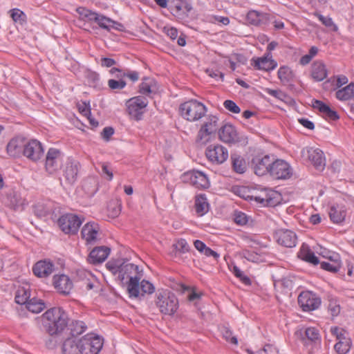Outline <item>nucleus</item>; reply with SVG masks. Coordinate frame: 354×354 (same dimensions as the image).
Returning <instances> with one entry per match:
<instances>
[{"instance_id":"1","label":"nucleus","mask_w":354,"mask_h":354,"mask_svg":"<svg viewBox=\"0 0 354 354\" xmlns=\"http://www.w3.org/2000/svg\"><path fill=\"white\" fill-rule=\"evenodd\" d=\"M106 267L113 274H118V279L121 281L129 278L127 284L129 297L138 298L140 295V278L137 276L138 267L128 261L123 260L109 261Z\"/></svg>"},{"instance_id":"2","label":"nucleus","mask_w":354,"mask_h":354,"mask_svg":"<svg viewBox=\"0 0 354 354\" xmlns=\"http://www.w3.org/2000/svg\"><path fill=\"white\" fill-rule=\"evenodd\" d=\"M44 329L50 335L61 333L68 325V315L61 308H52L41 316Z\"/></svg>"},{"instance_id":"3","label":"nucleus","mask_w":354,"mask_h":354,"mask_svg":"<svg viewBox=\"0 0 354 354\" xmlns=\"http://www.w3.org/2000/svg\"><path fill=\"white\" fill-rule=\"evenodd\" d=\"M156 305L160 313L171 315L178 308V300L175 294L169 290H158L156 294Z\"/></svg>"},{"instance_id":"4","label":"nucleus","mask_w":354,"mask_h":354,"mask_svg":"<svg viewBox=\"0 0 354 354\" xmlns=\"http://www.w3.org/2000/svg\"><path fill=\"white\" fill-rule=\"evenodd\" d=\"M179 111L184 119L189 122H196L205 116L207 107L202 102L191 100L181 104Z\"/></svg>"},{"instance_id":"5","label":"nucleus","mask_w":354,"mask_h":354,"mask_svg":"<svg viewBox=\"0 0 354 354\" xmlns=\"http://www.w3.org/2000/svg\"><path fill=\"white\" fill-rule=\"evenodd\" d=\"M330 331L335 337L337 342L334 346L335 351L338 354H347L352 345V342L348 333L343 328L337 326H332Z\"/></svg>"},{"instance_id":"6","label":"nucleus","mask_w":354,"mask_h":354,"mask_svg":"<svg viewBox=\"0 0 354 354\" xmlns=\"http://www.w3.org/2000/svg\"><path fill=\"white\" fill-rule=\"evenodd\" d=\"M82 354H98L103 346L102 339L93 333L80 338Z\"/></svg>"},{"instance_id":"7","label":"nucleus","mask_w":354,"mask_h":354,"mask_svg":"<svg viewBox=\"0 0 354 354\" xmlns=\"http://www.w3.org/2000/svg\"><path fill=\"white\" fill-rule=\"evenodd\" d=\"M218 118L216 115H210L207 117L198 131L197 140L203 145L208 142L218 129Z\"/></svg>"},{"instance_id":"8","label":"nucleus","mask_w":354,"mask_h":354,"mask_svg":"<svg viewBox=\"0 0 354 354\" xmlns=\"http://www.w3.org/2000/svg\"><path fill=\"white\" fill-rule=\"evenodd\" d=\"M83 219L73 214H65L59 217L57 223L65 234H75L82 225Z\"/></svg>"},{"instance_id":"9","label":"nucleus","mask_w":354,"mask_h":354,"mask_svg":"<svg viewBox=\"0 0 354 354\" xmlns=\"http://www.w3.org/2000/svg\"><path fill=\"white\" fill-rule=\"evenodd\" d=\"M63 158L64 155L60 150L55 148H50L46 156V171L50 174L56 173L62 167Z\"/></svg>"},{"instance_id":"10","label":"nucleus","mask_w":354,"mask_h":354,"mask_svg":"<svg viewBox=\"0 0 354 354\" xmlns=\"http://www.w3.org/2000/svg\"><path fill=\"white\" fill-rule=\"evenodd\" d=\"M148 103L147 99L144 96H136L129 99L126 103L129 114L136 120H140Z\"/></svg>"},{"instance_id":"11","label":"nucleus","mask_w":354,"mask_h":354,"mask_svg":"<svg viewBox=\"0 0 354 354\" xmlns=\"http://www.w3.org/2000/svg\"><path fill=\"white\" fill-rule=\"evenodd\" d=\"M298 303L304 311H312L319 308L320 298L311 291H303L298 297Z\"/></svg>"},{"instance_id":"12","label":"nucleus","mask_w":354,"mask_h":354,"mask_svg":"<svg viewBox=\"0 0 354 354\" xmlns=\"http://www.w3.org/2000/svg\"><path fill=\"white\" fill-rule=\"evenodd\" d=\"M183 180L189 183L198 189H207L210 186L207 175L198 170H192L185 173Z\"/></svg>"},{"instance_id":"13","label":"nucleus","mask_w":354,"mask_h":354,"mask_svg":"<svg viewBox=\"0 0 354 354\" xmlns=\"http://www.w3.org/2000/svg\"><path fill=\"white\" fill-rule=\"evenodd\" d=\"M207 158L212 163L220 165L223 163L229 156L227 149L221 145H212L205 151Z\"/></svg>"},{"instance_id":"14","label":"nucleus","mask_w":354,"mask_h":354,"mask_svg":"<svg viewBox=\"0 0 354 354\" xmlns=\"http://www.w3.org/2000/svg\"><path fill=\"white\" fill-rule=\"evenodd\" d=\"M348 214V209L344 203H333L328 209L330 220L335 224L344 222Z\"/></svg>"},{"instance_id":"15","label":"nucleus","mask_w":354,"mask_h":354,"mask_svg":"<svg viewBox=\"0 0 354 354\" xmlns=\"http://www.w3.org/2000/svg\"><path fill=\"white\" fill-rule=\"evenodd\" d=\"M270 174L277 179H287L292 175V169L289 164L283 160H273Z\"/></svg>"},{"instance_id":"16","label":"nucleus","mask_w":354,"mask_h":354,"mask_svg":"<svg viewBox=\"0 0 354 354\" xmlns=\"http://www.w3.org/2000/svg\"><path fill=\"white\" fill-rule=\"evenodd\" d=\"M302 155L306 157L318 170L324 169L325 158L322 150L317 148L308 147L302 149Z\"/></svg>"},{"instance_id":"17","label":"nucleus","mask_w":354,"mask_h":354,"mask_svg":"<svg viewBox=\"0 0 354 354\" xmlns=\"http://www.w3.org/2000/svg\"><path fill=\"white\" fill-rule=\"evenodd\" d=\"M250 64L255 69L264 71H272L277 66V62L272 59L270 52L260 57H252Z\"/></svg>"},{"instance_id":"18","label":"nucleus","mask_w":354,"mask_h":354,"mask_svg":"<svg viewBox=\"0 0 354 354\" xmlns=\"http://www.w3.org/2000/svg\"><path fill=\"white\" fill-rule=\"evenodd\" d=\"M44 154V148L40 142L32 140L26 142L24 155L32 161L39 160Z\"/></svg>"},{"instance_id":"19","label":"nucleus","mask_w":354,"mask_h":354,"mask_svg":"<svg viewBox=\"0 0 354 354\" xmlns=\"http://www.w3.org/2000/svg\"><path fill=\"white\" fill-rule=\"evenodd\" d=\"M273 159L268 155L263 157L257 156L252 159V165L254 173L258 176H263L270 173Z\"/></svg>"},{"instance_id":"20","label":"nucleus","mask_w":354,"mask_h":354,"mask_svg":"<svg viewBox=\"0 0 354 354\" xmlns=\"http://www.w3.org/2000/svg\"><path fill=\"white\" fill-rule=\"evenodd\" d=\"M100 227L95 222L86 223L81 231L82 238L87 244H94L99 239Z\"/></svg>"},{"instance_id":"21","label":"nucleus","mask_w":354,"mask_h":354,"mask_svg":"<svg viewBox=\"0 0 354 354\" xmlns=\"http://www.w3.org/2000/svg\"><path fill=\"white\" fill-rule=\"evenodd\" d=\"M275 239L277 243L286 248H292L297 243L296 234L289 230L281 229L276 232Z\"/></svg>"},{"instance_id":"22","label":"nucleus","mask_w":354,"mask_h":354,"mask_svg":"<svg viewBox=\"0 0 354 354\" xmlns=\"http://www.w3.org/2000/svg\"><path fill=\"white\" fill-rule=\"evenodd\" d=\"M55 288L61 294L68 295L73 288V282L66 274L55 275L53 277Z\"/></svg>"},{"instance_id":"23","label":"nucleus","mask_w":354,"mask_h":354,"mask_svg":"<svg viewBox=\"0 0 354 354\" xmlns=\"http://www.w3.org/2000/svg\"><path fill=\"white\" fill-rule=\"evenodd\" d=\"M26 140L22 136H17L12 138L7 145V151L10 156L17 157L24 154V149L26 145Z\"/></svg>"},{"instance_id":"24","label":"nucleus","mask_w":354,"mask_h":354,"mask_svg":"<svg viewBox=\"0 0 354 354\" xmlns=\"http://www.w3.org/2000/svg\"><path fill=\"white\" fill-rule=\"evenodd\" d=\"M220 139L226 143H234L239 141L236 128L230 124H225L218 133Z\"/></svg>"},{"instance_id":"25","label":"nucleus","mask_w":354,"mask_h":354,"mask_svg":"<svg viewBox=\"0 0 354 354\" xmlns=\"http://www.w3.org/2000/svg\"><path fill=\"white\" fill-rule=\"evenodd\" d=\"M32 271L38 277H47L54 271V265L50 261H39L35 264Z\"/></svg>"},{"instance_id":"26","label":"nucleus","mask_w":354,"mask_h":354,"mask_svg":"<svg viewBox=\"0 0 354 354\" xmlns=\"http://www.w3.org/2000/svg\"><path fill=\"white\" fill-rule=\"evenodd\" d=\"M278 196L277 192L271 189H266L262 191L259 195L252 196V198L256 202L263 205L273 206L277 203V198Z\"/></svg>"},{"instance_id":"27","label":"nucleus","mask_w":354,"mask_h":354,"mask_svg":"<svg viewBox=\"0 0 354 354\" xmlns=\"http://www.w3.org/2000/svg\"><path fill=\"white\" fill-rule=\"evenodd\" d=\"M158 91V84L157 81L150 77H144L140 85V93L146 96H151L156 94Z\"/></svg>"},{"instance_id":"28","label":"nucleus","mask_w":354,"mask_h":354,"mask_svg":"<svg viewBox=\"0 0 354 354\" xmlns=\"http://www.w3.org/2000/svg\"><path fill=\"white\" fill-rule=\"evenodd\" d=\"M110 253V248L106 246H99L93 249L88 257V261L93 264L104 262Z\"/></svg>"},{"instance_id":"29","label":"nucleus","mask_w":354,"mask_h":354,"mask_svg":"<svg viewBox=\"0 0 354 354\" xmlns=\"http://www.w3.org/2000/svg\"><path fill=\"white\" fill-rule=\"evenodd\" d=\"M80 341L77 337H69L62 344V354H82L80 348Z\"/></svg>"},{"instance_id":"30","label":"nucleus","mask_w":354,"mask_h":354,"mask_svg":"<svg viewBox=\"0 0 354 354\" xmlns=\"http://www.w3.org/2000/svg\"><path fill=\"white\" fill-rule=\"evenodd\" d=\"M78 170L79 162L76 160L68 158L66 163L64 173L66 180L69 183H73L76 180Z\"/></svg>"},{"instance_id":"31","label":"nucleus","mask_w":354,"mask_h":354,"mask_svg":"<svg viewBox=\"0 0 354 354\" xmlns=\"http://www.w3.org/2000/svg\"><path fill=\"white\" fill-rule=\"evenodd\" d=\"M246 20L251 25L261 26L268 24L269 17L266 13L250 10L247 14Z\"/></svg>"},{"instance_id":"32","label":"nucleus","mask_w":354,"mask_h":354,"mask_svg":"<svg viewBox=\"0 0 354 354\" xmlns=\"http://www.w3.org/2000/svg\"><path fill=\"white\" fill-rule=\"evenodd\" d=\"M313 106L315 109H317L324 118L330 120H337L339 119L337 113L331 109L328 105L324 104L320 100H315Z\"/></svg>"},{"instance_id":"33","label":"nucleus","mask_w":354,"mask_h":354,"mask_svg":"<svg viewBox=\"0 0 354 354\" xmlns=\"http://www.w3.org/2000/svg\"><path fill=\"white\" fill-rule=\"evenodd\" d=\"M312 77L316 81H322L327 77L325 64L321 61L315 62L311 66Z\"/></svg>"},{"instance_id":"34","label":"nucleus","mask_w":354,"mask_h":354,"mask_svg":"<svg viewBox=\"0 0 354 354\" xmlns=\"http://www.w3.org/2000/svg\"><path fill=\"white\" fill-rule=\"evenodd\" d=\"M298 257L310 263H312L315 266L318 265L319 263V261L317 257L315 256L313 252L310 250V249L306 245H303L300 250L298 253Z\"/></svg>"},{"instance_id":"35","label":"nucleus","mask_w":354,"mask_h":354,"mask_svg":"<svg viewBox=\"0 0 354 354\" xmlns=\"http://www.w3.org/2000/svg\"><path fill=\"white\" fill-rule=\"evenodd\" d=\"M78 276L84 281V286L87 290H92L95 284L97 283L95 277L90 271L80 270L78 271Z\"/></svg>"},{"instance_id":"36","label":"nucleus","mask_w":354,"mask_h":354,"mask_svg":"<svg viewBox=\"0 0 354 354\" xmlns=\"http://www.w3.org/2000/svg\"><path fill=\"white\" fill-rule=\"evenodd\" d=\"M195 209L198 216H203L209 210V203L205 194H199L195 198Z\"/></svg>"},{"instance_id":"37","label":"nucleus","mask_w":354,"mask_h":354,"mask_svg":"<svg viewBox=\"0 0 354 354\" xmlns=\"http://www.w3.org/2000/svg\"><path fill=\"white\" fill-rule=\"evenodd\" d=\"M7 204L15 209H23L25 200L15 191H12L7 196Z\"/></svg>"},{"instance_id":"38","label":"nucleus","mask_w":354,"mask_h":354,"mask_svg":"<svg viewBox=\"0 0 354 354\" xmlns=\"http://www.w3.org/2000/svg\"><path fill=\"white\" fill-rule=\"evenodd\" d=\"M336 97L340 101H347L354 97V83H351L346 86L337 90L335 93Z\"/></svg>"},{"instance_id":"39","label":"nucleus","mask_w":354,"mask_h":354,"mask_svg":"<svg viewBox=\"0 0 354 354\" xmlns=\"http://www.w3.org/2000/svg\"><path fill=\"white\" fill-rule=\"evenodd\" d=\"M233 169L238 174H243L247 169L246 162L243 158L236 153L231 155Z\"/></svg>"},{"instance_id":"40","label":"nucleus","mask_w":354,"mask_h":354,"mask_svg":"<svg viewBox=\"0 0 354 354\" xmlns=\"http://www.w3.org/2000/svg\"><path fill=\"white\" fill-rule=\"evenodd\" d=\"M46 306L43 300L33 297L30 299L28 302L26 304V308L33 313H39L41 312Z\"/></svg>"},{"instance_id":"41","label":"nucleus","mask_w":354,"mask_h":354,"mask_svg":"<svg viewBox=\"0 0 354 354\" xmlns=\"http://www.w3.org/2000/svg\"><path fill=\"white\" fill-rule=\"evenodd\" d=\"M98 26L103 29L110 30L112 28H115V25L118 24L115 21L108 18L102 15L97 14L95 21Z\"/></svg>"},{"instance_id":"42","label":"nucleus","mask_w":354,"mask_h":354,"mask_svg":"<svg viewBox=\"0 0 354 354\" xmlns=\"http://www.w3.org/2000/svg\"><path fill=\"white\" fill-rule=\"evenodd\" d=\"M30 297V292L29 288L21 287L17 290L15 301L19 304L26 305L28 302Z\"/></svg>"},{"instance_id":"43","label":"nucleus","mask_w":354,"mask_h":354,"mask_svg":"<svg viewBox=\"0 0 354 354\" xmlns=\"http://www.w3.org/2000/svg\"><path fill=\"white\" fill-rule=\"evenodd\" d=\"M278 77L283 84H288L292 80L293 73L288 66H281L277 72Z\"/></svg>"},{"instance_id":"44","label":"nucleus","mask_w":354,"mask_h":354,"mask_svg":"<svg viewBox=\"0 0 354 354\" xmlns=\"http://www.w3.org/2000/svg\"><path fill=\"white\" fill-rule=\"evenodd\" d=\"M77 12L80 17L86 21H95L98 14L83 7L78 8Z\"/></svg>"},{"instance_id":"45","label":"nucleus","mask_w":354,"mask_h":354,"mask_svg":"<svg viewBox=\"0 0 354 354\" xmlns=\"http://www.w3.org/2000/svg\"><path fill=\"white\" fill-rule=\"evenodd\" d=\"M86 324L82 321H75L70 326L71 337H77L82 334L86 330Z\"/></svg>"},{"instance_id":"46","label":"nucleus","mask_w":354,"mask_h":354,"mask_svg":"<svg viewBox=\"0 0 354 354\" xmlns=\"http://www.w3.org/2000/svg\"><path fill=\"white\" fill-rule=\"evenodd\" d=\"M10 17L15 23L22 25L26 22V15L21 10L18 8H13L10 10Z\"/></svg>"},{"instance_id":"47","label":"nucleus","mask_w":354,"mask_h":354,"mask_svg":"<svg viewBox=\"0 0 354 354\" xmlns=\"http://www.w3.org/2000/svg\"><path fill=\"white\" fill-rule=\"evenodd\" d=\"M341 266L340 261H336L335 260L333 262L322 261L320 263V267L324 270L329 271L333 273H335L339 271Z\"/></svg>"},{"instance_id":"48","label":"nucleus","mask_w":354,"mask_h":354,"mask_svg":"<svg viewBox=\"0 0 354 354\" xmlns=\"http://www.w3.org/2000/svg\"><path fill=\"white\" fill-rule=\"evenodd\" d=\"M139 290L140 295L138 297L143 296L145 294H152L155 290V288L149 281L142 280L140 283L139 282Z\"/></svg>"},{"instance_id":"49","label":"nucleus","mask_w":354,"mask_h":354,"mask_svg":"<svg viewBox=\"0 0 354 354\" xmlns=\"http://www.w3.org/2000/svg\"><path fill=\"white\" fill-rule=\"evenodd\" d=\"M314 15L317 17L319 20L326 27L331 28L333 30L337 31L338 28L337 26L334 24L332 18L329 17H325L320 13L316 12L314 13Z\"/></svg>"},{"instance_id":"50","label":"nucleus","mask_w":354,"mask_h":354,"mask_svg":"<svg viewBox=\"0 0 354 354\" xmlns=\"http://www.w3.org/2000/svg\"><path fill=\"white\" fill-rule=\"evenodd\" d=\"M221 333L226 341L234 345L238 344L236 337L232 335V331L228 328L225 326L222 327L221 328Z\"/></svg>"},{"instance_id":"51","label":"nucleus","mask_w":354,"mask_h":354,"mask_svg":"<svg viewBox=\"0 0 354 354\" xmlns=\"http://www.w3.org/2000/svg\"><path fill=\"white\" fill-rule=\"evenodd\" d=\"M249 354H278V351L276 347L272 345L267 344L263 349L259 350L256 352L248 350Z\"/></svg>"},{"instance_id":"52","label":"nucleus","mask_w":354,"mask_h":354,"mask_svg":"<svg viewBox=\"0 0 354 354\" xmlns=\"http://www.w3.org/2000/svg\"><path fill=\"white\" fill-rule=\"evenodd\" d=\"M306 338L312 342L319 339V333L317 328L314 327L306 328L304 330Z\"/></svg>"},{"instance_id":"53","label":"nucleus","mask_w":354,"mask_h":354,"mask_svg":"<svg viewBox=\"0 0 354 354\" xmlns=\"http://www.w3.org/2000/svg\"><path fill=\"white\" fill-rule=\"evenodd\" d=\"M173 246L176 251L180 253H186L189 249L187 242L183 239H178Z\"/></svg>"},{"instance_id":"54","label":"nucleus","mask_w":354,"mask_h":354,"mask_svg":"<svg viewBox=\"0 0 354 354\" xmlns=\"http://www.w3.org/2000/svg\"><path fill=\"white\" fill-rule=\"evenodd\" d=\"M232 273L245 284L248 285L250 283V278L245 276L237 266H234L233 267Z\"/></svg>"},{"instance_id":"55","label":"nucleus","mask_w":354,"mask_h":354,"mask_svg":"<svg viewBox=\"0 0 354 354\" xmlns=\"http://www.w3.org/2000/svg\"><path fill=\"white\" fill-rule=\"evenodd\" d=\"M234 220L239 225H244L248 221L247 215L242 212H235Z\"/></svg>"},{"instance_id":"56","label":"nucleus","mask_w":354,"mask_h":354,"mask_svg":"<svg viewBox=\"0 0 354 354\" xmlns=\"http://www.w3.org/2000/svg\"><path fill=\"white\" fill-rule=\"evenodd\" d=\"M108 85L112 90H121L125 87L126 82L122 80H109L108 81Z\"/></svg>"},{"instance_id":"57","label":"nucleus","mask_w":354,"mask_h":354,"mask_svg":"<svg viewBox=\"0 0 354 354\" xmlns=\"http://www.w3.org/2000/svg\"><path fill=\"white\" fill-rule=\"evenodd\" d=\"M224 107L228 110L229 111L234 113H239L241 111L240 108L236 105V104L230 100H227L223 102Z\"/></svg>"},{"instance_id":"58","label":"nucleus","mask_w":354,"mask_h":354,"mask_svg":"<svg viewBox=\"0 0 354 354\" xmlns=\"http://www.w3.org/2000/svg\"><path fill=\"white\" fill-rule=\"evenodd\" d=\"M77 108L80 113L86 117L91 113L90 104L89 102H81L77 104Z\"/></svg>"},{"instance_id":"59","label":"nucleus","mask_w":354,"mask_h":354,"mask_svg":"<svg viewBox=\"0 0 354 354\" xmlns=\"http://www.w3.org/2000/svg\"><path fill=\"white\" fill-rule=\"evenodd\" d=\"M206 73L211 77L214 78L216 80H223L224 74L220 72L218 70H214L213 68H207L205 71Z\"/></svg>"},{"instance_id":"60","label":"nucleus","mask_w":354,"mask_h":354,"mask_svg":"<svg viewBox=\"0 0 354 354\" xmlns=\"http://www.w3.org/2000/svg\"><path fill=\"white\" fill-rule=\"evenodd\" d=\"M102 175L106 179H107L108 180H111L113 179V174L111 169L110 168L108 164L103 163L102 165Z\"/></svg>"},{"instance_id":"61","label":"nucleus","mask_w":354,"mask_h":354,"mask_svg":"<svg viewBox=\"0 0 354 354\" xmlns=\"http://www.w3.org/2000/svg\"><path fill=\"white\" fill-rule=\"evenodd\" d=\"M163 32L172 40H174L178 37V30L174 27L165 26L163 28Z\"/></svg>"},{"instance_id":"62","label":"nucleus","mask_w":354,"mask_h":354,"mask_svg":"<svg viewBox=\"0 0 354 354\" xmlns=\"http://www.w3.org/2000/svg\"><path fill=\"white\" fill-rule=\"evenodd\" d=\"M243 256L245 259L251 262H257L259 260V256L257 254L248 250L244 251Z\"/></svg>"},{"instance_id":"63","label":"nucleus","mask_w":354,"mask_h":354,"mask_svg":"<svg viewBox=\"0 0 354 354\" xmlns=\"http://www.w3.org/2000/svg\"><path fill=\"white\" fill-rule=\"evenodd\" d=\"M116 64L115 59L109 57H102L100 59V64L102 67H112Z\"/></svg>"},{"instance_id":"64","label":"nucleus","mask_w":354,"mask_h":354,"mask_svg":"<svg viewBox=\"0 0 354 354\" xmlns=\"http://www.w3.org/2000/svg\"><path fill=\"white\" fill-rule=\"evenodd\" d=\"M298 122L303 127H304L305 128H306L308 129L313 130L315 128V125H314L313 122L307 118H299V119H298Z\"/></svg>"}]
</instances>
